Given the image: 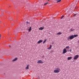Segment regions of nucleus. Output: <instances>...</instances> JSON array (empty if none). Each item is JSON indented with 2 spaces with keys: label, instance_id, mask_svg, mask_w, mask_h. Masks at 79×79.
<instances>
[{
  "label": "nucleus",
  "instance_id": "obj_1",
  "mask_svg": "<svg viewBox=\"0 0 79 79\" xmlns=\"http://www.w3.org/2000/svg\"><path fill=\"white\" fill-rule=\"evenodd\" d=\"M61 71V69L59 67L56 68L55 70H54V73H58Z\"/></svg>",
  "mask_w": 79,
  "mask_h": 79
},
{
  "label": "nucleus",
  "instance_id": "obj_2",
  "mask_svg": "<svg viewBox=\"0 0 79 79\" xmlns=\"http://www.w3.org/2000/svg\"><path fill=\"white\" fill-rule=\"evenodd\" d=\"M79 58V55H77L75 56L73 58V60H77Z\"/></svg>",
  "mask_w": 79,
  "mask_h": 79
},
{
  "label": "nucleus",
  "instance_id": "obj_3",
  "mask_svg": "<svg viewBox=\"0 0 79 79\" xmlns=\"http://www.w3.org/2000/svg\"><path fill=\"white\" fill-rule=\"evenodd\" d=\"M67 52V50H66V48H64L63 50L62 53L63 54H64V53H66Z\"/></svg>",
  "mask_w": 79,
  "mask_h": 79
},
{
  "label": "nucleus",
  "instance_id": "obj_4",
  "mask_svg": "<svg viewBox=\"0 0 79 79\" xmlns=\"http://www.w3.org/2000/svg\"><path fill=\"white\" fill-rule=\"evenodd\" d=\"M37 63L38 64H40V63H41L42 64L43 63V61H42V60H39L38 61Z\"/></svg>",
  "mask_w": 79,
  "mask_h": 79
},
{
  "label": "nucleus",
  "instance_id": "obj_5",
  "mask_svg": "<svg viewBox=\"0 0 79 79\" xmlns=\"http://www.w3.org/2000/svg\"><path fill=\"white\" fill-rule=\"evenodd\" d=\"M43 42V40H40L39 41H38L37 42V44H40V43H42Z\"/></svg>",
  "mask_w": 79,
  "mask_h": 79
},
{
  "label": "nucleus",
  "instance_id": "obj_6",
  "mask_svg": "<svg viewBox=\"0 0 79 79\" xmlns=\"http://www.w3.org/2000/svg\"><path fill=\"white\" fill-rule=\"evenodd\" d=\"M74 35H72L70 36V39L72 40L74 39Z\"/></svg>",
  "mask_w": 79,
  "mask_h": 79
},
{
  "label": "nucleus",
  "instance_id": "obj_7",
  "mask_svg": "<svg viewBox=\"0 0 79 79\" xmlns=\"http://www.w3.org/2000/svg\"><path fill=\"white\" fill-rule=\"evenodd\" d=\"M72 58H73V57H68L67 59V60H71Z\"/></svg>",
  "mask_w": 79,
  "mask_h": 79
},
{
  "label": "nucleus",
  "instance_id": "obj_8",
  "mask_svg": "<svg viewBox=\"0 0 79 79\" xmlns=\"http://www.w3.org/2000/svg\"><path fill=\"white\" fill-rule=\"evenodd\" d=\"M52 45H50L49 47L47 49L48 50H50L52 48Z\"/></svg>",
  "mask_w": 79,
  "mask_h": 79
},
{
  "label": "nucleus",
  "instance_id": "obj_9",
  "mask_svg": "<svg viewBox=\"0 0 79 79\" xmlns=\"http://www.w3.org/2000/svg\"><path fill=\"white\" fill-rule=\"evenodd\" d=\"M18 60V58L17 57H16L13 60H12V61H16V60Z\"/></svg>",
  "mask_w": 79,
  "mask_h": 79
},
{
  "label": "nucleus",
  "instance_id": "obj_10",
  "mask_svg": "<svg viewBox=\"0 0 79 79\" xmlns=\"http://www.w3.org/2000/svg\"><path fill=\"white\" fill-rule=\"evenodd\" d=\"M29 65H27V67L25 68L26 69H29Z\"/></svg>",
  "mask_w": 79,
  "mask_h": 79
},
{
  "label": "nucleus",
  "instance_id": "obj_11",
  "mask_svg": "<svg viewBox=\"0 0 79 79\" xmlns=\"http://www.w3.org/2000/svg\"><path fill=\"white\" fill-rule=\"evenodd\" d=\"M44 29V27H40V28H39V30H43Z\"/></svg>",
  "mask_w": 79,
  "mask_h": 79
},
{
  "label": "nucleus",
  "instance_id": "obj_12",
  "mask_svg": "<svg viewBox=\"0 0 79 79\" xmlns=\"http://www.w3.org/2000/svg\"><path fill=\"white\" fill-rule=\"evenodd\" d=\"M62 34V33H61V32H58V33H57L56 34V35H61V34Z\"/></svg>",
  "mask_w": 79,
  "mask_h": 79
},
{
  "label": "nucleus",
  "instance_id": "obj_13",
  "mask_svg": "<svg viewBox=\"0 0 79 79\" xmlns=\"http://www.w3.org/2000/svg\"><path fill=\"white\" fill-rule=\"evenodd\" d=\"M56 1H57V3H58V2H60L61 1V0H57Z\"/></svg>",
  "mask_w": 79,
  "mask_h": 79
},
{
  "label": "nucleus",
  "instance_id": "obj_14",
  "mask_svg": "<svg viewBox=\"0 0 79 79\" xmlns=\"http://www.w3.org/2000/svg\"><path fill=\"white\" fill-rule=\"evenodd\" d=\"M31 27H30V28L28 29L29 31H31Z\"/></svg>",
  "mask_w": 79,
  "mask_h": 79
},
{
  "label": "nucleus",
  "instance_id": "obj_15",
  "mask_svg": "<svg viewBox=\"0 0 79 79\" xmlns=\"http://www.w3.org/2000/svg\"><path fill=\"white\" fill-rule=\"evenodd\" d=\"M47 41V39L45 40H44V41H43V44H45V42H46V41Z\"/></svg>",
  "mask_w": 79,
  "mask_h": 79
},
{
  "label": "nucleus",
  "instance_id": "obj_16",
  "mask_svg": "<svg viewBox=\"0 0 79 79\" xmlns=\"http://www.w3.org/2000/svg\"><path fill=\"white\" fill-rule=\"evenodd\" d=\"M71 31H74V29H73V28H71L70 29Z\"/></svg>",
  "mask_w": 79,
  "mask_h": 79
},
{
  "label": "nucleus",
  "instance_id": "obj_17",
  "mask_svg": "<svg viewBox=\"0 0 79 79\" xmlns=\"http://www.w3.org/2000/svg\"><path fill=\"white\" fill-rule=\"evenodd\" d=\"M70 39V36H69L67 38V40H69Z\"/></svg>",
  "mask_w": 79,
  "mask_h": 79
},
{
  "label": "nucleus",
  "instance_id": "obj_18",
  "mask_svg": "<svg viewBox=\"0 0 79 79\" xmlns=\"http://www.w3.org/2000/svg\"><path fill=\"white\" fill-rule=\"evenodd\" d=\"M77 35H74V37H77Z\"/></svg>",
  "mask_w": 79,
  "mask_h": 79
},
{
  "label": "nucleus",
  "instance_id": "obj_19",
  "mask_svg": "<svg viewBox=\"0 0 79 79\" xmlns=\"http://www.w3.org/2000/svg\"><path fill=\"white\" fill-rule=\"evenodd\" d=\"M48 2H47V3H45L44 4V6H45V5H47V4H48Z\"/></svg>",
  "mask_w": 79,
  "mask_h": 79
},
{
  "label": "nucleus",
  "instance_id": "obj_20",
  "mask_svg": "<svg viewBox=\"0 0 79 79\" xmlns=\"http://www.w3.org/2000/svg\"><path fill=\"white\" fill-rule=\"evenodd\" d=\"M63 18H64V15H62L61 18H60V19H63Z\"/></svg>",
  "mask_w": 79,
  "mask_h": 79
},
{
  "label": "nucleus",
  "instance_id": "obj_21",
  "mask_svg": "<svg viewBox=\"0 0 79 79\" xmlns=\"http://www.w3.org/2000/svg\"><path fill=\"white\" fill-rule=\"evenodd\" d=\"M66 48H68V49H69V46H67L66 47Z\"/></svg>",
  "mask_w": 79,
  "mask_h": 79
},
{
  "label": "nucleus",
  "instance_id": "obj_22",
  "mask_svg": "<svg viewBox=\"0 0 79 79\" xmlns=\"http://www.w3.org/2000/svg\"><path fill=\"white\" fill-rule=\"evenodd\" d=\"M77 15V14H75L73 15V16H76Z\"/></svg>",
  "mask_w": 79,
  "mask_h": 79
},
{
  "label": "nucleus",
  "instance_id": "obj_23",
  "mask_svg": "<svg viewBox=\"0 0 79 79\" xmlns=\"http://www.w3.org/2000/svg\"><path fill=\"white\" fill-rule=\"evenodd\" d=\"M1 36H2V35H1V34H0V39H1Z\"/></svg>",
  "mask_w": 79,
  "mask_h": 79
},
{
  "label": "nucleus",
  "instance_id": "obj_24",
  "mask_svg": "<svg viewBox=\"0 0 79 79\" xmlns=\"http://www.w3.org/2000/svg\"><path fill=\"white\" fill-rule=\"evenodd\" d=\"M26 23L27 24H29V22H27Z\"/></svg>",
  "mask_w": 79,
  "mask_h": 79
},
{
  "label": "nucleus",
  "instance_id": "obj_25",
  "mask_svg": "<svg viewBox=\"0 0 79 79\" xmlns=\"http://www.w3.org/2000/svg\"><path fill=\"white\" fill-rule=\"evenodd\" d=\"M72 50L71 49H70V52H71Z\"/></svg>",
  "mask_w": 79,
  "mask_h": 79
},
{
  "label": "nucleus",
  "instance_id": "obj_26",
  "mask_svg": "<svg viewBox=\"0 0 79 79\" xmlns=\"http://www.w3.org/2000/svg\"><path fill=\"white\" fill-rule=\"evenodd\" d=\"M78 43H79V40H78Z\"/></svg>",
  "mask_w": 79,
  "mask_h": 79
},
{
  "label": "nucleus",
  "instance_id": "obj_27",
  "mask_svg": "<svg viewBox=\"0 0 79 79\" xmlns=\"http://www.w3.org/2000/svg\"><path fill=\"white\" fill-rule=\"evenodd\" d=\"M9 46L10 47H11V46Z\"/></svg>",
  "mask_w": 79,
  "mask_h": 79
},
{
  "label": "nucleus",
  "instance_id": "obj_28",
  "mask_svg": "<svg viewBox=\"0 0 79 79\" xmlns=\"http://www.w3.org/2000/svg\"><path fill=\"white\" fill-rule=\"evenodd\" d=\"M56 1H57V0H55Z\"/></svg>",
  "mask_w": 79,
  "mask_h": 79
},
{
  "label": "nucleus",
  "instance_id": "obj_29",
  "mask_svg": "<svg viewBox=\"0 0 79 79\" xmlns=\"http://www.w3.org/2000/svg\"><path fill=\"white\" fill-rule=\"evenodd\" d=\"M48 1H50V0H48Z\"/></svg>",
  "mask_w": 79,
  "mask_h": 79
},
{
  "label": "nucleus",
  "instance_id": "obj_30",
  "mask_svg": "<svg viewBox=\"0 0 79 79\" xmlns=\"http://www.w3.org/2000/svg\"><path fill=\"white\" fill-rule=\"evenodd\" d=\"M10 20H11V19H9Z\"/></svg>",
  "mask_w": 79,
  "mask_h": 79
}]
</instances>
